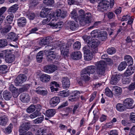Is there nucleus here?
I'll return each instance as SVG.
<instances>
[{
  "mask_svg": "<svg viewBox=\"0 0 135 135\" xmlns=\"http://www.w3.org/2000/svg\"><path fill=\"white\" fill-rule=\"evenodd\" d=\"M58 19V18H55L54 17V18L52 19L51 22L48 24V25L50 26L52 28H60L63 25V22H59L57 23H55L54 22H55Z\"/></svg>",
  "mask_w": 135,
  "mask_h": 135,
  "instance_id": "obj_8",
  "label": "nucleus"
},
{
  "mask_svg": "<svg viewBox=\"0 0 135 135\" xmlns=\"http://www.w3.org/2000/svg\"><path fill=\"white\" fill-rule=\"evenodd\" d=\"M13 17L12 15H10L6 17V19L8 23H10L12 21Z\"/></svg>",
  "mask_w": 135,
  "mask_h": 135,
  "instance_id": "obj_54",
  "label": "nucleus"
},
{
  "mask_svg": "<svg viewBox=\"0 0 135 135\" xmlns=\"http://www.w3.org/2000/svg\"><path fill=\"white\" fill-rule=\"evenodd\" d=\"M119 80V79L118 78L117 76L115 75H114L112 77L110 82L112 85H115Z\"/></svg>",
  "mask_w": 135,
  "mask_h": 135,
  "instance_id": "obj_40",
  "label": "nucleus"
},
{
  "mask_svg": "<svg viewBox=\"0 0 135 135\" xmlns=\"http://www.w3.org/2000/svg\"><path fill=\"white\" fill-rule=\"evenodd\" d=\"M130 18V15L128 14L123 16L122 18L120 19L122 21H127Z\"/></svg>",
  "mask_w": 135,
  "mask_h": 135,
  "instance_id": "obj_62",
  "label": "nucleus"
},
{
  "mask_svg": "<svg viewBox=\"0 0 135 135\" xmlns=\"http://www.w3.org/2000/svg\"><path fill=\"white\" fill-rule=\"evenodd\" d=\"M107 34L105 31H102L99 32L98 36V37L102 41H104L107 38Z\"/></svg>",
  "mask_w": 135,
  "mask_h": 135,
  "instance_id": "obj_25",
  "label": "nucleus"
},
{
  "mask_svg": "<svg viewBox=\"0 0 135 135\" xmlns=\"http://www.w3.org/2000/svg\"><path fill=\"white\" fill-rule=\"evenodd\" d=\"M26 22V19L24 17H22L18 20L17 23L19 26L23 27L25 25Z\"/></svg>",
  "mask_w": 135,
  "mask_h": 135,
  "instance_id": "obj_30",
  "label": "nucleus"
},
{
  "mask_svg": "<svg viewBox=\"0 0 135 135\" xmlns=\"http://www.w3.org/2000/svg\"><path fill=\"white\" fill-rule=\"evenodd\" d=\"M84 41L87 44V49L89 47L93 53H95L97 51V47L99 44L97 41L90 38V37L87 36H84L82 37Z\"/></svg>",
  "mask_w": 135,
  "mask_h": 135,
  "instance_id": "obj_2",
  "label": "nucleus"
},
{
  "mask_svg": "<svg viewBox=\"0 0 135 135\" xmlns=\"http://www.w3.org/2000/svg\"><path fill=\"white\" fill-rule=\"evenodd\" d=\"M112 90L114 91L115 95L117 96L120 95L122 91V88L117 86H113Z\"/></svg>",
  "mask_w": 135,
  "mask_h": 135,
  "instance_id": "obj_22",
  "label": "nucleus"
},
{
  "mask_svg": "<svg viewBox=\"0 0 135 135\" xmlns=\"http://www.w3.org/2000/svg\"><path fill=\"white\" fill-rule=\"evenodd\" d=\"M69 23L70 28L72 30H74L76 29L77 27V25L74 22L70 21L69 22Z\"/></svg>",
  "mask_w": 135,
  "mask_h": 135,
  "instance_id": "obj_50",
  "label": "nucleus"
},
{
  "mask_svg": "<svg viewBox=\"0 0 135 135\" xmlns=\"http://www.w3.org/2000/svg\"><path fill=\"white\" fill-rule=\"evenodd\" d=\"M71 57L74 60L79 59L81 57V54L79 51H75L72 54Z\"/></svg>",
  "mask_w": 135,
  "mask_h": 135,
  "instance_id": "obj_27",
  "label": "nucleus"
},
{
  "mask_svg": "<svg viewBox=\"0 0 135 135\" xmlns=\"http://www.w3.org/2000/svg\"><path fill=\"white\" fill-rule=\"evenodd\" d=\"M133 103V100L131 98H126L123 101L124 104L126 107L127 109L130 108V107L132 106Z\"/></svg>",
  "mask_w": 135,
  "mask_h": 135,
  "instance_id": "obj_18",
  "label": "nucleus"
},
{
  "mask_svg": "<svg viewBox=\"0 0 135 135\" xmlns=\"http://www.w3.org/2000/svg\"><path fill=\"white\" fill-rule=\"evenodd\" d=\"M109 6V2L107 0H102L98 4L97 9L99 11H103L107 10Z\"/></svg>",
  "mask_w": 135,
  "mask_h": 135,
  "instance_id": "obj_4",
  "label": "nucleus"
},
{
  "mask_svg": "<svg viewBox=\"0 0 135 135\" xmlns=\"http://www.w3.org/2000/svg\"><path fill=\"white\" fill-rule=\"evenodd\" d=\"M26 16L30 20H33L35 17L34 13L32 12H27L26 13Z\"/></svg>",
  "mask_w": 135,
  "mask_h": 135,
  "instance_id": "obj_45",
  "label": "nucleus"
},
{
  "mask_svg": "<svg viewBox=\"0 0 135 135\" xmlns=\"http://www.w3.org/2000/svg\"><path fill=\"white\" fill-rule=\"evenodd\" d=\"M135 72V68L134 66H129L128 67L124 74L125 75L128 76L132 75Z\"/></svg>",
  "mask_w": 135,
  "mask_h": 135,
  "instance_id": "obj_19",
  "label": "nucleus"
},
{
  "mask_svg": "<svg viewBox=\"0 0 135 135\" xmlns=\"http://www.w3.org/2000/svg\"><path fill=\"white\" fill-rule=\"evenodd\" d=\"M3 95L4 98L6 100H9L12 97L11 93L7 91H4L3 93Z\"/></svg>",
  "mask_w": 135,
  "mask_h": 135,
  "instance_id": "obj_34",
  "label": "nucleus"
},
{
  "mask_svg": "<svg viewBox=\"0 0 135 135\" xmlns=\"http://www.w3.org/2000/svg\"><path fill=\"white\" fill-rule=\"evenodd\" d=\"M35 91L37 94L43 95H46L48 93L46 90L41 87H38L37 88Z\"/></svg>",
  "mask_w": 135,
  "mask_h": 135,
  "instance_id": "obj_15",
  "label": "nucleus"
},
{
  "mask_svg": "<svg viewBox=\"0 0 135 135\" xmlns=\"http://www.w3.org/2000/svg\"><path fill=\"white\" fill-rule=\"evenodd\" d=\"M78 20L80 25L84 26L86 24L90 23L91 21V14L88 12L85 13L84 11L80 9L78 12Z\"/></svg>",
  "mask_w": 135,
  "mask_h": 135,
  "instance_id": "obj_1",
  "label": "nucleus"
},
{
  "mask_svg": "<svg viewBox=\"0 0 135 135\" xmlns=\"http://www.w3.org/2000/svg\"><path fill=\"white\" fill-rule=\"evenodd\" d=\"M26 80V76L24 75L21 74L18 76L15 80L16 85H20L25 82Z\"/></svg>",
  "mask_w": 135,
  "mask_h": 135,
  "instance_id": "obj_12",
  "label": "nucleus"
},
{
  "mask_svg": "<svg viewBox=\"0 0 135 135\" xmlns=\"http://www.w3.org/2000/svg\"><path fill=\"white\" fill-rule=\"evenodd\" d=\"M81 47L80 43L79 41L75 42L73 45V48L74 49H79Z\"/></svg>",
  "mask_w": 135,
  "mask_h": 135,
  "instance_id": "obj_60",
  "label": "nucleus"
},
{
  "mask_svg": "<svg viewBox=\"0 0 135 135\" xmlns=\"http://www.w3.org/2000/svg\"><path fill=\"white\" fill-rule=\"evenodd\" d=\"M47 55V59L48 61L52 60L54 59L58 60L60 59V56L57 54L54 53L53 51H49Z\"/></svg>",
  "mask_w": 135,
  "mask_h": 135,
  "instance_id": "obj_11",
  "label": "nucleus"
},
{
  "mask_svg": "<svg viewBox=\"0 0 135 135\" xmlns=\"http://www.w3.org/2000/svg\"><path fill=\"white\" fill-rule=\"evenodd\" d=\"M81 78L84 80H88L90 79L89 74L85 70H83L81 73Z\"/></svg>",
  "mask_w": 135,
  "mask_h": 135,
  "instance_id": "obj_21",
  "label": "nucleus"
},
{
  "mask_svg": "<svg viewBox=\"0 0 135 135\" xmlns=\"http://www.w3.org/2000/svg\"><path fill=\"white\" fill-rule=\"evenodd\" d=\"M30 127V123L27 121H25L21 124L20 127L19 132L20 133H24L25 132L28 130Z\"/></svg>",
  "mask_w": 135,
  "mask_h": 135,
  "instance_id": "obj_10",
  "label": "nucleus"
},
{
  "mask_svg": "<svg viewBox=\"0 0 135 135\" xmlns=\"http://www.w3.org/2000/svg\"><path fill=\"white\" fill-rule=\"evenodd\" d=\"M108 18L109 19H112L115 16L114 14L112 12H109L107 13Z\"/></svg>",
  "mask_w": 135,
  "mask_h": 135,
  "instance_id": "obj_64",
  "label": "nucleus"
},
{
  "mask_svg": "<svg viewBox=\"0 0 135 135\" xmlns=\"http://www.w3.org/2000/svg\"><path fill=\"white\" fill-rule=\"evenodd\" d=\"M115 52V49L114 47H111L109 48L107 50L108 53L110 55L114 54Z\"/></svg>",
  "mask_w": 135,
  "mask_h": 135,
  "instance_id": "obj_59",
  "label": "nucleus"
},
{
  "mask_svg": "<svg viewBox=\"0 0 135 135\" xmlns=\"http://www.w3.org/2000/svg\"><path fill=\"white\" fill-rule=\"evenodd\" d=\"M21 101L23 103H26L29 102L30 100L29 95L27 94L22 93L20 95Z\"/></svg>",
  "mask_w": 135,
  "mask_h": 135,
  "instance_id": "obj_14",
  "label": "nucleus"
},
{
  "mask_svg": "<svg viewBox=\"0 0 135 135\" xmlns=\"http://www.w3.org/2000/svg\"><path fill=\"white\" fill-rule=\"evenodd\" d=\"M127 66V64L126 62H122L119 65L118 67V69L119 71H122Z\"/></svg>",
  "mask_w": 135,
  "mask_h": 135,
  "instance_id": "obj_38",
  "label": "nucleus"
},
{
  "mask_svg": "<svg viewBox=\"0 0 135 135\" xmlns=\"http://www.w3.org/2000/svg\"><path fill=\"white\" fill-rule=\"evenodd\" d=\"M44 118L43 116L39 118H38L33 121V123L34 124H39L41 122L43 121Z\"/></svg>",
  "mask_w": 135,
  "mask_h": 135,
  "instance_id": "obj_53",
  "label": "nucleus"
},
{
  "mask_svg": "<svg viewBox=\"0 0 135 135\" xmlns=\"http://www.w3.org/2000/svg\"><path fill=\"white\" fill-rule=\"evenodd\" d=\"M30 3L29 7L30 8H32L37 5L36 0H30Z\"/></svg>",
  "mask_w": 135,
  "mask_h": 135,
  "instance_id": "obj_52",
  "label": "nucleus"
},
{
  "mask_svg": "<svg viewBox=\"0 0 135 135\" xmlns=\"http://www.w3.org/2000/svg\"><path fill=\"white\" fill-rule=\"evenodd\" d=\"M71 17L73 19L75 20L76 21L78 20V17L77 13L76 10L74 9L70 13Z\"/></svg>",
  "mask_w": 135,
  "mask_h": 135,
  "instance_id": "obj_43",
  "label": "nucleus"
},
{
  "mask_svg": "<svg viewBox=\"0 0 135 135\" xmlns=\"http://www.w3.org/2000/svg\"><path fill=\"white\" fill-rule=\"evenodd\" d=\"M61 54L65 58L68 56L69 46L65 43L61 45L60 46Z\"/></svg>",
  "mask_w": 135,
  "mask_h": 135,
  "instance_id": "obj_9",
  "label": "nucleus"
},
{
  "mask_svg": "<svg viewBox=\"0 0 135 135\" xmlns=\"http://www.w3.org/2000/svg\"><path fill=\"white\" fill-rule=\"evenodd\" d=\"M43 3L47 6H51L54 3V0H44Z\"/></svg>",
  "mask_w": 135,
  "mask_h": 135,
  "instance_id": "obj_48",
  "label": "nucleus"
},
{
  "mask_svg": "<svg viewBox=\"0 0 135 135\" xmlns=\"http://www.w3.org/2000/svg\"><path fill=\"white\" fill-rule=\"evenodd\" d=\"M12 128V126L10 124L4 130V132L6 133H9L11 132Z\"/></svg>",
  "mask_w": 135,
  "mask_h": 135,
  "instance_id": "obj_57",
  "label": "nucleus"
},
{
  "mask_svg": "<svg viewBox=\"0 0 135 135\" xmlns=\"http://www.w3.org/2000/svg\"><path fill=\"white\" fill-rule=\"evenodd\" d=\"M50 76L47 74H42L40 77V80L43 83H47L51 79Z\"/></svg>",
  "mask_w": 135,
  "mask_h": 135,
  "instance_id": "obj_20",
  "label": "nucleus"
},
{
  "mask_svg": "<svg viewBox=\"0 0 135 135\" xmlns=\"http://www.w3.org/2000/svg\"><path fill=\"white\" fill-rule=\"evenodd\" d=\"M15 59V56L14 55H9L6 56L5 57L6 62L9 63H10L13 62Z\"/></svg>",
  "mask_w": 135,
  "mask_h": 135,
  "instance_id": "obj_32",
  "label": "nucleus"
},
{
  "mask_svg": "<svg viewBox=\"0 0 135 135\" xmlns=\"http://www.w3.org/2000/svg\"><path fill=\"white\" fill-rule=\"evenodd\" d=\"M35 107L34 105H31L27 109V113H32L35 110Z\"/></svg>",
  "mask_w": 135,
  "mask_h": 135,
  "instance_id": "obj_47",
  "label": "nucleus"
},
{
  "mask_svg": "<svg viewBox=\"0 0 135 135\" xmlns=\"http://www.w3.org/2000/svg\"><path fill=\"white\" fill-rule=\"evenodd\" d=\"M40 114V113L38 111H36L34 113L30 114L29 117L31 119H34Z\"/></svg>",
  "mask_w": 135,
  "mask_h": 135,
  "instance_id": "obj_46",
  "label": "nucleus"
},
{
  "mask_svg": "<svg viewBox=\"0 0 135 135\" xmlns=\"http://www.w3.org/2000/svg\"><path fill=\"white\" fill-rule=\"evenodd\" d=\"M131 80L130 77L123 78L122 80V82L123 84H127L130 83Z\"/></svg>",
  "mask_w": 135,
  "mask_h": 135,
  "instance_id": "obj_56",
  "label": "nucleus"
},
{
  "mask_svg": "<svg viewBox=\"0 0 135 135\" xmlns=\"http://www.w3.org/2000/svg\"><path fill=\"white\" fill-rule=\"evenodd\" d=\"M43 55V52L42 51H40L38 53L36 56V58L37 61L38 62H41Z\"/></svg>",
  "mask_w": 135,
  "mask_h": 135,
  "instance_id": "obj_41",
  "label": "nucleus"
},
{
  "mask_svg": "<svg viewBox=\"0 0 135 135\" xmlns=\"http://www.w3.org/2000/svg\"><path fill=\"white\" fill-rule=\"evenodd\" d=\"M83 50L84 53V59L86 61H89L91 60L93 58V53L91 51L87 49V46H85L83 48Z\"/></svg>",
  "mask_w": 135,
  "mask_h": 135,
  "instance_id": "obj_6",
  "label": "nucleus"
},
{
  "mask_svg": "<svg viewBox=\"0 0 135 135\" xmlns=\"http://www.w3.org/2000/svg\"><path fill=\"white\" fill-rule=\"evenodd\" d=\"M44 71L48 74L53 73L57 69L56 66L54 65H49L45 66L44 67Z\"/></svg>",
  "mask_w": 135,
  "mask_h": 135,
  "instance_id": "obj_7",
  "label": "nucleus"
},
{
  "mask_svg": "<svg viewBox=\"0 0 135 135\" xmlns=\"http://www.w3.org/2000/svg\"><path fill=\"white\" fill-rule=\"evenodd\" d=\"M11 28V26L9 25L7 26L4 28L3 29L2 33H7L9 31Z\"/></svg>",
  "mask_w": 135,
  "mask_h": 135,
  "instance_id": "obj_58",
  "label": "nucleus"
},
{
  "mask_svg": "<svg viewBox=\"0 0 135 135\" xmlns=\"http://www.w3.org/2000/svg\"><path fill=\"white\" fill-rule=\"evenodd\" d=\"M116 109L119 112H123L127 109V108L124 105L121 103H118L116 105Z\"/></svg>",
  "mask_w": 135,
  "mask_h": 135,
  "instance_id": "obj_23",
  "label": "nucleus"
},
{
  "mask_svg": "<svg viewBox=\"0 0 135 135\" xmlns=\"http://www.w3.org/2000/svg\"><path fill=\"white\" fill-rule=\"evenodd\" d=\"M130 120L132 122H135V113L132 112L130 114L129 117Z\"/></svg>",
  "mask_w": 135,
  "mask_h": 135,
  "instance_id": "obj_55",
  "label": "nucleus"
},
{
  "mask_svg": "<svg viewBox=\"0 0 135 135\" xmlns=\"http://www.w3.org/2000/svg\"><path fill=\"white\" fill-rule=\"evenodd\" d=\"M47 132L46 129H40L37 131L35 135H47Z\"/></svg>",
  "mask_w": 135,
  "mask_h": 135,
  "instance_id": "obj_36",
  "label": "nucleus"
},
{
  "mask_svg": "<svg viewBox=\"0 0 135 135\" xmlns=\"http://www.w3.org/2000/svg\"><path fill=\"white\" fill-rule=\"evenodd\" d=\"M7 44V42L6 40L3 39L0 40V48H2L6 46Z\"/></svg>",
  "mask_w": 135,
  "mask_h": 135,
  "instance_id": "obj_51",
  "label": "nucleus"
},
{
  "mask_svg": "<svg viewBox=\"0 0 135 135\" xmlns=\"http://www.w3.org/2000/svg\"><path fill=\"white\" fill-rule=\"evenodd\" d=\"M49 10V9L47 8L42 9L40 14V16L42 18H47V16H49L48 12Z\"/></svg>",
  "mask_w": 135,
  "mask_h": 135,
  "instance_id": "obj_28",
  "label": "nucleus"
},
{
  "mask_svg": "<svg viewBox=\"0 0 135 135\" xmlns=\"http://www.w3.org/2000/svg\"><path fill=\"white\" fill-rule=\"evenodd\" d=\"M98 31L97 30H93L91 32V35L92 37H95L98 35Z\"/></svg>",
  "mask_w": 135,
  "mask_h": 135,
  "instance_id": "obj_63",
  "label": "nucleus"
},
{
  "mask_svg": "<svg viewBox=\"0 0 135 135\" xmlns=\"http://www.w3.org/2000/svg\"><path fill=\"white\" fill-rule=\"evenodd\" d=\"M7 38L9 39V41H15L18 39L17 36L13 32L10 33L8 35Z\"/></svg>",
  "mask_w": 135,
  "mask_h": 135,
  "instance_id": "obj_29",
  "label": "nucleus"
},
{
  "mask_svg": "<svg viewBox=\"0 0 135 135\" xmlns=\"http://www.w3.org/2000/svg\"><path fill=\"white\" fill-rule=\"evenodd\" d=\"M128 89L129 90H132L135 89V82H133L131 84L128 86Z\"/></svg>",
  "mask_w": 135,
  "mask_h": 135,
  "instance_id": "obj_61",
  "label": "nucleus"
},
{
  "mask_svg": "<svg viewBox=\"0 0 135 135\" xmlns=\"http://www.w3.org/2000/svg\"><path fill=\"white\" fill-rule=\"evenodd\" d=\"M52 38L50 37H47L39 39L38 43L41 46L47 45L52 42Z\"/></svg>",
  "mask_w": 135,
  "mask_h": 135,
  "instance_id": "obj_13",
  "label": "nucleus"
},
{
  "mask_svg": "<svg viewBox=\"0 0 135 135\" xmlns=\"http://www.w3.org/2000/svg\"><path fill=\"white\" fill-rule=\"evenodd\" d=\"M69 91L68 90H65L60 92L59 95L62 97H66L69 95Z\"/></svg>",
  "mask_w": 135,
  "mask_h": 135,
  "instance_id": "obj_37",
  "label": "nucleus"
},
{
  "mask_svg": "<svg viewBox=\"0 0 135 135\" xmlns=\"http://www.w3.org/2000/svg\"><path fill=\"white\" fill-rule=\"evenodd\" d=\"M60 99L59 97H55L52 98L50 100V104L51 106L57 105L60 102Z\"/></svg>",
  "mask_w": 135,
  "mask_h": 135,
  "instance_id": "obj_16",
  "label": "nucleus"
},
{
  "mask_svg": "<svg viewBox=\"0 0 135 135\" xmlns=\"http://www.w3.org/2000/svg\"><path fill=\"white\" fill-rule=\"evenodd\" d=\"M55 14L57 17H61L64 18L66 16V12L65 11L58 9L56 11Z\"/></svg>",
  "mask_w": 135,
  "mask_h": 135,
  "instance_id": "obj_24",
  "label": "nucleus"
},
{
  "mask_svg": "<svg viewBox=\"0 0 135 135\" xmlns=\"http://www.w3.org/2000/svg\"><path fill=\"white\" fill-rule=\"evenodd\" d=\"M47 18L46 19H44L42 21V23L43 25H45L49 22L51 19L54 18V17L53 15H49V16L47 17Z\"/></svg>",
  "mask_w": 135,
  "mask_h": 135,
  "instance_id": "obj_39",
  "label": "nucleus"
},
{
  "mask_svg": "<svg viewBox=\"0 0 135 135\" xmlns=\"http://www.w3.org/2000/svg\"><path fill=\"white\" fill-rule=\"evenodd\" d=\"M105 62L103 60L100 61L97 67V72L99 75H103L105 72Z\"/></svg>",
  "mask_w": 135,
  "mask_h": 135,
  "instance_id": "obj_5",
  "label": "nucleus"
},
{
  "mask_svg": "<svg viewBox=\"0 0 135 135\" xmlns=\"http://www.w3.org/2000/svg\"><path fill=\"white\" fill-rule=\"evenodd\" d=\"M55 110L50 109L46 111V115L48 117H51L55 115Z\"/></svg>",
  "mask_w": 135,
  "mask_h": 135,
  "instance_id": "obj_35",
  "label": "nucleus"
},
{
  "mask_svg": "<svg viewBox=\"0 0 135 135\" xmlns=\"http://www.w3.org/2000/svg\"><path fill=\"white\" fill-rule=\"evenodd\" d=\"M9 89L12 92L13 97L15 98L17 97L20 94L24 91L23 88H21L18 89L13 84H11L9 86Z\"/></svg>",
  "mask_w": 135,
  "mask_h": 135,
  "instance_id": "obj_3",
  "label": "nucleus"
},
{
  "mask_svg": "<svg viewBox=\"0 0 135 135\" xmlns=\"http://www.w3.org/2000/svg\"><path fill=\"white\" fill-rule=\"evenodd\" d=\"M18 8V5L17 4H15L9 9L8 11L9 12L14 13L17 10Z\"/></svg>",
  "mask_w": 135,
  "mask_h": 135,
  "instance_id": "obj_42",
  "label": "nucleus"
},
{
  "mask_svg": "<svg viewBox=\"0 0 135 135\" xmlns=\"http://www.w3.org/2000/svg\"><path fill=\"white\" fill-rule=\"evenodd\" d=\"M62 86L64 89H66L69 87L70 85V82L69 79L67 77L63 78L62 79Z\"/></svg>",
  "mask_w": 135,
  "mask_h": 135,
  "instance_id": "obj_17",
  "label": "nucleus"
},
{
  "mask_svg": "<svg viewBox=\"0 0 135 135\" xmlns=\"http://www.w3.org/2000/svg\"><path fill=\"white\" fill-rule=\"evenodd\" d=\"M6 10V8L5 7H3L0 9V22H1L4 19V17L2 15Z\"/></svg>",
  "mask_w": 135,
  "mask_h": 135,
  "instance_id": "obj_44",
  "label": "nucleus"
},
{
  "mask_svg": "<svg viewBox=\"0 0 135 135\" xmlns=\"http://www.w3.org/2000/svg\"><path fill=\"white\" fill-rule=\"evenodd\" d=\"M105 93L107 96L112 97L113 96V94L111 90L108 87L105 89Z\"/></svg>",
  "mask_w": 135,
  "mask_h": 135,
  "instance_id": "obj_49",
  "label": "nucleus"
},
{
  "mask_svg": "<svg viewBox=\"0 0 135 135\" xmlns=\"http://www.w3.org/2000/svg\"><path fill=\"white\" fill-rule=\"evenodd\" d=\"M8 121V118L6 115L0 117V125L4 126L6 125Z\"/></svg>",
  "mask_w": 135,
  "mask_h": 135,
  "instance_id": "obj_26",
  "label": "nucleus"
},
{
  "mask_svg": "<svg viewBox=\"0 0 135 135\" xmlns=\"http://www.w3.org/2000/svg\"><path fill=\"white\" fill-rule=\"evenodd\" d=\"M124 60L129 65H132L133 64V58L129 55H127L124 56Z\"/></svg>",
  "mask_w": 135,
  "mask_h": 135,
  "instance_id": "obj_33",
  "label": "nucleus"
},
{
  "mask_svg": "<svg viewBox=\"0 0 135 135\" xmlns=\"http://www.w3.org/2000/svg\"><path fill=\"white\" fill-rule=\"evenodd\" d=\"M95 66H88L83 70H85L89 74H92L95 72Z\"/></svg>",
  "mask_w": 135,
  "mask_h": 135,
  "instance_id": "obj_31",
  "label": "nucleus"
}]
</instances>
